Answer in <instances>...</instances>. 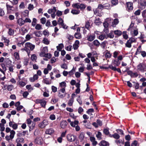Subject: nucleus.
<instances>
[{"instance_id":"obj_55","label":"nucleus","mask_w":146,"mask_h":146,"mask_svg":"<svg viewBox=\"0 0 146 146\" xmlns=\"http://www.w3.org/2000/svg\"><path fill=\"white\" fill-rule=\"evenodd\" d=\"M74 102V100L70 99L68 102V104L69 106H72L73 102Z\"/></svg>"},{"instance_id":"obj_1","label":"nucleus","mask_w":146,"mask_h":146,"mask_svg":"<svg viewBox=\"0 0 146 146\" xmlns=\"http://www.w3.org/2000/svg\"><path fill=\"white\" fill-rule=\"evenodd\" d=\"M137 68L138 71L143 72L146 68V66L143 63H141L137 65Z\"/></svg>"},{"instance_id":"obj_44","label":"nucleus","mask_w":146,"mask_h":146,"mask_svg":"<svg viewBox=\"0 0 146 146\" xmlns=\"http://www.w3.org/2000/svg\"><path fill=\"white\" fill-rule=\"evenodd\" d=\"M108 37L110 38H113L114 37L113 32V31H111L110 32L108 35Z\"/></svg>"},{"instance_id":"obj_51","label":"nucleus","mask_w":146,"mask_h":146,"mask_svg":"<svg viewBox=\"0 0 146 146\" xmlns=\"http://www.w3.org/2000/svg\"><path fill=\"white\" fill-rule=\"evenodd\" d=\"M5 125L3 124V123H0V131H4L5 129V127H4Z\"/></svg>"},{"instance_id":"obj_15","label":"nucleus","mask_w":146,"mask_h":146,"mask_svg":"<svg viewBox=\"0 0 146 146\" xmlns=\"http://www.w3.org/2000/svg\"><path fill=\"white\" fill-rule=\"evenodd\" d=\"M25 134L28 135V131H23V132L21 133L19 132L17 134V135L18 136L21 137L25 136Z\"/></svg>"},{"instance_id":"obj_38","label":"nucleus","mask_w":146,"mask_h":146,"mask_svg":"<svg viewBox=\"0 0 146 146\" xmlns=\"http://www.w3.org/2000/svg\"><path fill=\"white\" fill-rule=\"evenodd\" d=\"M104 9H110L111 7L110 4L106 3L104 4Z\"/></svg>"},{"instance_id":"obj_24","label":"nucleus","mask_w":146,"mask_h":146,"mask_svg":"<svg viewBox=\"0 0 146 146\" xmlns=\"http://www.w3.org/2000/svg\"><path fill=\"white\" fill-rule=\"evenodd\" d=\"M17 23L20 26H22L24 25L25 23L24 20L21 18L19 19L17 21Z\"/></svg>"},{"instance_id":"obj_59","label":"nucleus","mask_w":146,"mask_h":146,"mask_svg":"<svg viewBox=\"0 0 146 146\" xmlns=\"http://www.w3.org/2000/svg\"><path fill=\"white\" fill-rule=\"evenodd\" d=\"M43 82L47 84H50L51 83V82L49 81L48 80H47V79H44L43 80Z\"/></svg>"},{"instance_id":"obj_61","label":"nucleus","mask_w":146,"mask_h":146,"mask_svg":"<svg viewBox=\"0 0 146 146\" xmlns=\"http://www.w3.org/2000/svg\"><path fill=\"white\" fill-rule=\"evenodd\" d=\"M14 66L13 65H11V66H10L9 68V70L12 72H13V70H14Z\"/></svg>"},{"instance_id":"obj_39","label":"nucleus","mask_w":146,"mask_h":146,"mask_svg":"<svg viewBox=\"0 0 146 146\" xmlns=\"http://www.w3.org/2000/svg\"><path fill=\"white\" fill-rule=\"evenodd\" d=\"M134 25V24L133 23H131L129 27V28L128 29V30L132 31L134 29V27H133Z\"/></svg>"},{"instance_id":"obj_4","label":"nucleus","mask_w":146,"mask_h":146,"mask_svg":"<svg viewBox=\"0 0 146 146\" xmlns=\"http://www.w3.org/2000/svg\"><path fill=\"white\" fill-rule=\"evenodd\" d=\"M35 102L36 103L40 104L41 106L42 107L45 108L46 104V102L44 99H36Z\"/></svg>"},{"instance_id":"obj_60","label":"nucleus","mask_w":146,"mask_h":146,"mask_svg":"<svg viewBox=\"0 0 146 146\" xmlns=\"http://www.w3.org/2000/svg\"><path fill=\"white\" fill-rule=\"evenodd\" d=\"M37 20L35 18H34L33 19V21L32 23V25L34 27L35 26Z\"/></svg>"},{"instance_id":"obj_2","label":"nucleus","mask_w":146,"mask_h":146,"mask_svg":"<svg viewBox=\"0 0 146 146\" xmlns=\"http://www.w3.org/2000/svg\"><path fill=\"white\" fill-rule=\"evenodd\" d=\"M74 38L73 36L68 34H66L65 36V41L66 43L71 44Z\"/></svg>"},{"instance_id":"obj_52","label":"nucleus","mask_w":146,"mask_h":146,"mask_svg":"<svg viewBox=\"0 0 146 146\" xmlns=\"http://www.w3.org/2000/svg\"><path fill=\"white\" fill-rule=\"evenodd\" d=\"M84 109L81 107H79L78 109V112L80 114H82L84 111Z\"/></svg>"},{"instance_id":"obj_26","label":"nucleus","mask_w":146,"mask_h":146,"mask_svg":"<svg viewBox=\"0 0 146 146\" xmlns=\"http://www.w3.org/2000/svg\"><path fill=\"white\" fill-rule=\"evenodd\" d=\"M56 11V7H54L52 9H49L48 11V13L49 14L55 13Z\"/></svg>"},{"instance_id":"obj_35","label":"nucleus","mask_w":146,"mask_h":146,"mask_svg":"<svg viewBox=\"0 0 146 146\" xmlns=\"http://www.w3.org/2000/svg\"><path fill=\"white\" fill-rule=\"evenodd\" d=\"M105 38L106 35L104 34H101L98 36V38L101 40H103Z\"/></svg>"},{"instance_id":"obj_46","label":"nucleus","mask_w":146,"mask_h":146,"mask_svg":"<svg viewBox=\"0 0 146 146\" xmlns=\"http://www.w3.org/2000/svg\"><path fill=\"white\" fill-rule=\"evenodd\" d=\"M72 48V46L71 45H69L67 46H66L65 48L66 50L68 51H71Z\"/></svg>"},{"instance_id":"obj_54","label":"nucleus","mask_w":146,"mask_h":146,"mask_svg":"<svg viewBox=\"0 0 146 146\" xmlns=\"http://www.w3.org/2000/svg\"><path fill=\"white\" fill-rule=\"evenodd\" d=\"M14 56L16 59L18 60L19 59V53L17 52H15L14 53Z\"/></svg>"},{"instance_id":"obj_8","label":"nucleus","mask_w":146,"mask_h":146,"mask_svg":"<svg viewBox=\"0 0 146 146\" xmlns=\"http://www.w3.org/2000/svg\"><path fill=\"white\" fill-rule=\"evenodd\" d=\"M127 9L129 11L132 10L133 9V3L131 2H129L126 3Z\"/></svg>"},{"instance_id":"obj_41","label":"nucleus","mask_w":146,"mask_h":146,"mask_svg":"<svg viewBox=\"0 0 146 146\" xmlns=\"http://www.w3.org/2000/svg\"><path fill=\"white\" fill-rule=\"evenodd\" d=\"M34 34L35 36L38 37H39L41 36V35H42L41 34V32L40 31H35L34 32Z\"/></svg>"},{"instance_id":"obj_18","label":"nucleus","mask_w":146,"mask_h":146,"mask_svg":"<svg viewBox=\"0 0 146 146\" xmlns=\"http://www.w3.org/2000/svg\"><path fill=\"white\" fill-rule=\"evenodd\" d=\"M109 143L104 140L102 141L99 143V145L100 146H108L109 145Z\"/></svg>"},{"instance_id":"obj_64","label":"nucleus","mask_w":146,"mask_h":146,"mask_svg":"<svg viewBox=\"0 0 146 146\" xmlns=\"http://www.w3.org/2000/svg\"><path fill=\"white\" fill-rule=\"evenodd\" d=\"M142 15L143 18H146V9L142 12Z\"/></svg>"},{"instance_id":"obj_14","label":"nucleus","mask_w":146,"mask_h":146,"mask_svg":"<svg viewBox=\"0 0 146 146\" xmlns=\"http://www.w3.org/2000/svg\"><path fill=\"white\" fill-rule=\"evenodd\" d=\"M48 123V122L46 120H44L42 123L39 124V125L40 128H43L47 125Z\"/></svg>"},{"instance_id":"obj_45","label":"nucleus","mask_w":146,"mask_h":146,"mask_svg":"<svg viewBox=\"0 0 146 146\" xmlns=\"http://www.w3.org/2000/svg\"><path fill=\"white\" fill-rule=\"evenodd\" d=\"M24 139L22 138H18L16 140V142L17 143H22L23 142Z\"/></svg>"},{"instance_id":"obj_17","label":"nucleus","mask_w":146,"mask_h":146,"mask_svg":"<svg viewBox=\"0 0 146 146\" xmlns=\"http://www.w3.org/2000/svg\"><path fill=\"white\" fill-rule=\"evenodd\" d=\"M79 138L81 142H82L84 141V139L86 138L84 133L83 132L81 133L79 135Z\"/></svg>"},{"instance_id":"obj_42","label":"nucleus","mask_w":146,"mask_h":146,"mask_svg":"<svg viewBox=\"0 0 146 146\" xmlns=\"http://www.w3.org/2000/svg\"><path fill=\"white\" fill-rule=\"evenodd\" d=\"M104 133L106 135H108L109 137V135L110 134L109 132V129H104Z\"/></svg>"},{"instance_id":"obj_49","label":"nucleus","mask_w":146,"mask_h":146,"mask_svg":"<svg viewBox=\"0 0 146 146\" xmlns=\"http://www.w3.org/2000/svg\"><path fill=\"white\" fill-rule=\"evenodd\" d=\"M43 56L42 57H44L48 58H50L51 57V54L50 53H46L43 55Z\"/></svg>"},{"instance_id":"obj_19","label":"nucleus","mask_w":146,"mask_h":146,"mask_svg":"<svg viewBox=\"0 0 146 146\" xmlns=\"http://www.w3.org/2000/svg\"><path fill=\"white\" fill-rule=\"evenodd\" d=\"M109 137H113V138L118 139L120 137L119 135L116 133H115L113 135L110 134Z\"/></svg>"},{"instance_id":"obj_29","label":"nucleus","mask_w":146,"mask_h":146,"mask_svg":"<svg viewBox=\"0 0 146 146\" xmlns=\"http://www.w3.org/2000/svg\"><path fill=\"white\" fill-rule=\"evenodd\" d=\"M74 36L75 38L77 39H80L82 37L81 35L79 32L76 33L74 34Z\"/></svg>"},{"instance_id":"obj_3","label":"nucleus","mask_w":146,"mask_h":146,"mask_svg":"<svg viewBox=\"0 0 146 146\" xmlns=\"http://www.w3.org/2000/svg\"><path fill=\"white\" fill-rule=\"evenodd\" d=\"M73 7L77 8V9H84L86 7V5L83 4H80L79 3H76L72 5Z\"/></svg>"},{"instance_id":"obj_31","label":"nucleus","mask_w":146,"mask_h":146,"mask_svg":"<svg viewBox=\"0 0 146 146\" xmlns=\"http://www.w3.org/2000/svg\"><path fill=\"white\" fill-rule=\"evenodd\" d=\"M42 41L44 44L46 45L49 44L50 43L49 41L48 40V39L46 38H43Z\"/></svg>"},{"instance_id":"obj_22","label":"nucleus","mask_w":146,"mask_h":146,"mask_svg":"<svg viewBox=\"0 0 146 146\" xmlns=\"http://www.w3.org/2000/svg\"><path fill=\"white\" fill-rule=\"evenodd\" d=\"M95 37L94 35H88L87 36V40L90 41H92L95 39Z\"/></svg>"},{"instance_id":"obj_23","label":"nucleus","mask_w":146,"mask_h":146,"mask_svg":"<svg viewBox=\"0 0 146 146\" xmlns=\"http://www.w3.org/2000/svg\"><path fill=\"white\" fill-rule=\"evenodd\" d=\"M64 93V90H59L58 92V96L60 98L63 97V95Z\"/></svg>"},{"instance_id":"obj_13","label":"nucleus","mask_w":146,"mask_h":146,"mask_svg":"<svg viewBox=\"0 0 146 146\" xmlns=\"http://www.w3.org/2000/svg\"><path fill=\"white\" fill-rule=\"evenodd\" d=\"M42 139L41 137L36 138L35 140V143L38 144H42Z\"/></svg>"},{"instance_id":"obj_36","label":"nucleus","mask_w":146,"mask_h":146,"mask_svg":"<svg viewBox=\"0 0 146 146\" xmlns=\"http://www.w3.org/2000/svg\"><path fill=\"white\" fill-rule=\"evenodd\" d=\"M71 12L73 14H78L79 13L80 11L78 10L73 9L72 10Z\"/></svg>"},{"instance_id":"obj_12","label":"nucleus","mask_w":146,"mask_h":146,"mask_svg":"<svg viewBox=\"0 0 146 146\" xmlns=\"http://www.w3.org/2000/svg\"><path fill=\"white\" fill-rule=\"evenodd\" d=\"M140 8L142 9L145 8L146 6V3L144 0H141L139 3Z\"/></svg>"},{"instance_id":"obj_37","label":"nucleus","mask_w":146,"mask_h":146,"mask_svg":"<svg viewBox=\"0 0 146 146\" xmlns=\"http://www.w3.org/2000/svg\"><path fill=\"white\" fill-rule=\"evenodd\" d=\"M94 44L96 46H98L100 44V43L99 41L97 40H95L93 42Z\"/></svg>"},{"instance_id":"obj_62","label":"nucleus","mask_w":146,"mask_h":146,"mask_svg":"<svg viewBox=\"0 0 146 146\" xmlns=\"http://www.w3.org/2000/svg\"><path fill=\"white\" fill-rule=\"evenodd\" d=\"M14 32L13 29H9V30L8 34L10 35H13Z\"/></svg>"},{"instance_id":"obj_10","label":"nucleus","mask_w":146,"mask_h":146,"mask_svg":"<svg viewBox=\"0 0 146 146\" xmlns=\"http://www.w3.org/2000/svg\"><path fill=\"white\" fill-rule=\"evenodd\" d=\"M90 139L91 142H92V144L93 145L95 146L97 144V142L96 141V139L95 137L90 136Z\"/></svg>"},{"instance_id":"obj_48","label":"nucleus","mask_w":146,"mask_h":146,"mask_svg":"<svg viewBox=\"0 0 146 146\" xmlns=\"http://www.w3.org/2000/svg\"><path fill=\"white\" fill-rule=\"evenodd\" d=\"M35 122H33L32 123V125L31 126L30 125H28V126H29L30 128L29 130L30 131L33 129V128L35 127Z\"/></svg>"},{"instance_id":"obj_5","label":"nucleus","mask_w":146,"mask_h":146,"mask_svg":"<svg viewBox=\"0 0 146 146\" xmlns=\"http://www.w3.org/2000/svg\"><path fill=\"white\" fill-rule=\"evenodd\" d=\"M10 133L11 134L9 136L7 135L5 137V139L7 141H9L10 139H12L14 137L15 133L14 131L12 130L11 131Z\"/></svg>"},{"instance_id":"obj_25","label":"nucleus","mask_w":146,"mask_h":146,"mask_svg":"<svg viewBox=\"0 0 146 146\" xmlns=\"http://www.w3.org/2000/svg\"><path fill=\"white\" fill-rule=\"evenodd\" d=\"M102 133L100 131H98L97 133L96 134V137L97 138V139L99 140H101L102 139Z\"/></svg>"},{"instance_id":"obj_21","label":"nucleus","mask_w":146,"mask_h":146,"mask_svg":"<svg viewBox=\"0 0 146 146\" xmlns=\"http://www.w3.org/2000/svg\"><path fill=\"white\" fill-rule=\"evenodd\" d=\"M142 51L141 46V45H139L137 49L135 54L136 55L139 54Z\"/></svg>"},{"instance_id":"obj_32","label":"nucleus","mask_w":146,"mask_h":146,"mask_svg":"<svg viewBox=\"0 0 146 146\" xmlns=\"http://www.w3.org/2000/svg\"><path fill=\"white\" fill-rule=\"evenodd\" d=\"M64 82L60 83L58 89L59 90H64Z\"/></svg>"},{"instance_id":"obj_58","label":"nucleus","mask_w":146,"mask_h":146,"mask_svg":"<svg viewBox=\"0 0 146 146\" xmlns=\"http://www.w3.org/2000/svg\"><path fill=\"white\" fill-rule=\"evenodd\" d=\"M35 28L36 30H40L42 29L41 26L39 24H37L35 26Z\"/></svg>"},{"instance_id":"obj_27","label":"nucleus","mask_w":146,"mask_h":146,"mask_svg":"<svg viewBox=\"0 0 146 146\" xmlns=\"http://www.w3.org/2000/svg\"><path fill=\"white\" fill-rule=\"evenodd\" d=\"M54 131L53 129H50L47 130L45 131V133L46 134L51 135L54 133Z\"/></svg>"},{"instance_id":"obj_47","label":"nucleus","mask_w":146,"mask_h":146,"mask_svg":"<svg viewBox=\"0 0 146 146\" xmlns=\"http://www.w3.org/2000/svg\"><path fill=\"white\" fill-rule=\"evenodd\" d=\"M2 40H4V42L7 43V45L8 46L9 44V40L7 39L4 36L2 37Z\"/></svg>"},{"instance_id":"obj_34","label":"nucleus","mask_w":146,"mask_h":146,"mask_svg":"<svg viewBox=\"0 0 146 146\" xmlns=\"http://www.w3.org/2000/svg\"><path fill=\"white\" fill-rule=\"evenodd\" d=\"M63 21L62 19L60 18H59L58 21V23L59 25H61L62 26L63 28H64V25L63 23Z\"/></svg>"},{"instance_id":"obj_63","label":"nucleus","mask_w":146,"mask_h":146,"mask_svg":"<svg viewBox=\"0 0 146 146\" xmlns=\"http://www.w3.org/2000/svg\"><path fill=\"white\" fill-rule=\"evenodd\" d=\"M119 54V52L117 51H115L113 53V56L115 58L117 57V56Z\"/></svg>"},{"instance_id":"obj_43","label":"nucleus","mask_w":146,"mask_h":146,"mask_svg":"<svg viewBox=\"0 0 146 146\" xmlns=\"http://www.w3.org/2000/svg\"><path fill=\"white\" fill-rule=\"evenodd\" d=\"M31 58L33 61L36 62L37 57L35 54L32 55Z\"/></svg>"},{"instance_id":"obj_11","label":"nucleus","mask_w":146,"mask_h":146,"mask_svg":"<svg viewBox=\"0 0 146 146\" xmlns=\"http://www.w3.org/2000/svg\"><path fill=\"white\" fill-rule=\"evenodd\" d=\"M80 44V42L78 40H76L74 44H73V47L74 50L78 49L79 47V45Z\"/></svg>"},{"instance_id":"obj_16","label":"nucleus","mask_w":146,"mask_h":146,"mask_svg":"<svg viewBox=\"0 0 146 146\" xmlns=\"http://www.w3.org/2000/svg\"><path fill=\"white\" fill-rule=\"evenodd\" d=\"M109 68H110L111 69V70H112L114 71H117L118 72H119V73L121 72V71L119 68H117L111 65H109Z\"/></svg>"},{"instance_id":"obj_6","label":"nucleus","mask_w":146,"mask_h":146,"mask_svg":"<svg viewBox=\"0 0 146 146\" xmlns=\"http://www.w3.org/2000/svg\"><path fill=\"white\" fill-rule=\"evenodd\" d=\"M25 46L26 48H29L30 50L31 51L33 50L35 48V47L34 45L29 42L25 43Z\"/></svg>"},{"instance_id":"obj_33","label":"nucleus","mask_w":146,"mask_h":146,"mask_svg":"<svg viewBox=\"0 0 146 146\" xmlns=\"http://www.w3.org/2000/svg\"><path fill=\"white\" fill-rule=\"evenodd\" d=\"M64 47V45L63 44H59L58 46H57V48L58 50L60 51Z\"/></svg>"},{"instance_id":"obj_50","label":"nucleus","mask_w":146,"mask_h":146,"mask_svg":"<svg viewBox=\"0 0 146 146\" xmlns=\"http://www.w3.org/2000/svg\"><path fill=\"white\" fill-rule=\"evenodd\" d=\"M84 125L87 128H90L91 127V123L90 122H88L86 124H84Z\"/></svg>"},{"instance_id":"obj_40","label":"nucleus","mask_w":146,"mask_h":146,"mask_svg":"<svg viewBox=\"0 0 146 146\" xmlns=\"http://www.w3.org/2000/svg\"><path fill=\"white\" fill-rule=\"evenodd\" d=\"M113 33L115 35H117L118 36L121 35L122 33L121 31L119 30L114 31L113 32Z\"/></svg>"},{"instance_id":"obj_9","label":"nucleus","mask_w":146,"mask_h":146,"mask_svg":"<svg viewBox=\"0 0 146 146\" xmlns=\"http://www.w3.org/2000/svg\"><path fill=\"white\" fill-rule=\"evenodd\" d=\"M48 52V48L47 46L43 48L42 51L40 54V56H43V55L44 54L47 52Z\"/></svg>"},{"instance_id":"obj_28","label":"nucleus","mask_w":146,"mask_h":146,"mask_svg":"<svg viewBox=\"0 0 146 146\" xmlns=\"http://www.w3.org/2000/svg\"><path fill=\"white\" fill-rule=\"evenodd\" d=\"M90 24V23L89 21H87L86 23L85 27L88 30H89L91 28V25Z\"/></svg>"},{"instance_id":"obj_20","label":"nucleus","mask_w":146,"mask_h":146,"mask_svg":"<svg viewBox=\"0 0 146 146\" xmlns=\"http://www.w3.org/2000/svg\"><path fill=\"white\" fill-rule=\"evenodd\" d=\"M79 124V121L78 120H75L74 121H72L70 123L71 126L73 127H75L76 125H78Z\"/></svg>"},{"instance_id":"obj_53","label":"nucleus","mask_w":146,"mask_h":146,"mask_svg":"<svg viewBox=\"0 0 146 146\" xmlns=\"http://www.w3.org/2000/svg\"><path fill=\"white\" fill-rule=\"evenodd\" d=\"M105 56L106 58H110L111 57V55L110 52L109 51L107 52L105 55Z\"/></svg>"},{"instance_id":"obj_56","label":"nucleus","mask_w":146,"mask_h":146,"mask_svg":"<svg viewBox=\"0 0 146 146\" xmlns=\"http://www.w3.org/2000/svg\"><path fill=\"white\" fill-rule=\"evenodd\" d=\"M123 38L125 39H127L128 38V35L126 34V32H123Z\"/></svg>"},{"instance_id":"obj_7","label":"nucleus","mask_w":146,"mask_h":146,"mask_svg":"<svg viewBox=\"0 0 146 146\" xmlns=\"http://www.w3.org/2000/svg\"><path fill=\"white\" fill-rule=\"evenodd\" d=\"M67 138L68 141L72 142L75 140L76 137L71 134H68L67 136Z\"/></svg>"},{"instance_id":"obj_57","label":"nucleus","mask_w":146,"mask_h":146,"mask_svg":"<svg viewBox=\"0 0 146 146\" xmlns=\"http://www.w3.org/2000/svg\"><path fill=\"white\" fill-rule=\"evenodd\" d=\"M34 6L33 5L30 4H29L28 7V9L30 11H31L33 10L34 9Z\"/></svg>"},{"instance_id":"obj_30","label":"nucleus","mask_w":146,"mask_h":146,"mask_svg":"<svg viewBox=\"0 0 146 146\" xmlns=\"http://www.w3.org/2000/svg\"><path fill=\"white\" fill-rule=\"evenodd\" d=\"M111 2L112 6L116 5L118 4V0H111Z\"/></svg>"}]
</instances>
